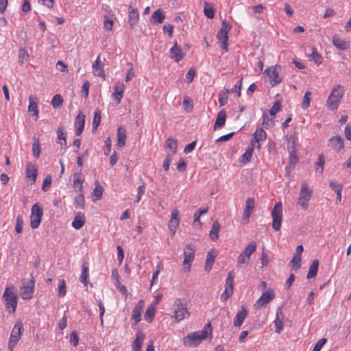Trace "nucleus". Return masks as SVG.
I'll list each match as a JSON object with an SVG mask.
<instances>
[{"label": "nucleus", "mask_w": 351, "mask_h": 351, "mask_svg": "<svg viewBox=\"0 0 351 351\" xmlns=\"http://www.w3.org/2000/svg\"><path fill=\"white\" fill-rule=\"evenodd\" d=\"M209 333H211L210 323L206 324L202 330L188 335L184 340V344L189 346H197L208 336Z\"/></svg>", "instance_id": "1"}, {"label": "nucleus", "mask_w": 351, "mask_h": 351, "mask_svg": "<svg viewBox=\"0 0 351 351\" xmlns=\"http://www.w3.org/2000/svg\"><path fill=\"white\" fill-rule=\"evenodd\" d=\"M174 315L172 316L177 322H180L189 317L190 313L187 310V304L184 299H176L173 304Z\"/></svg>", "instance_id": "2"}, {"label": "nucleus", "mask_w": 351, "mask_h": 351, "mask_svg": "<svg viewBox=\"0 0 351 351\" xmlns=\"http://www.w3.org/2000/svg\"><path fill=\"white\" fill-rule=\"evenodd\" d=\"M343 95V87L338 84L331 91L327 99V106L329 109L334 110L338 108L339 104Z\"/></svg>", "instance_id": "3"}, {"label": "nucleus", "mask_w": 351, "mask_h": 351, "mask_svg": "<svg viewBox=\"0 0 351 351\" xmlns=\"http://www.w3.org/2000/svg\"><path fill=\"white\" fill-rule=\"evenodd\" d=\"M14 287H6L3 295V298L5 302L6 308L10 313L15 312L17 305L18 297L14 293Z\"/></svg>", "instance_id": "4"}, {"label": "nucleus", "mask_w": 351, "mask_h": 351, "mask_svg": "<svg viewBox=\"0 0 351 351\" xmlns=\"http://www.w3.org/2000/svg\"><path fill=\"white\" fill-rule=\"evenodd\" d=\"M23 330L24 327L22 322H17L12 328L9 338L8 346L10 350H13L14 347L17 345L21 338Z\"/></svg>", "instance_id": "5"}, {"label": "nucleus", "mask_w": 351, "mask_h": 351, "mask_svg": "<svg viewBox=\"0 0 351 351\" xmlns=\"http://www.w3.org/2000/svg\"><path fill=\"white\" fill-rule=\"evenodd\" d=\"M311 196L312 191L309 189L308 183L306 181L302 182L297 204L303 210H306Z\"/></svg>", "instance_id": "6"}, {"label": "nucleus", "mask_w": 351, "mask_h": 351, "mask_svg": "<svg viewBox=\"0 0 351 351\" xmlns=\"http://www.w3.org/2000/svg\"><path fill=\"white\" fill-rule=\"evenodd\" d=\"M232 26L230 24L226 21H223L221 23V27L218 31L217 34V38L219 41L221 43V48L225 51H228V32L231 29Z\"/></svg>", "instance_id": "7"}, {"label": "nucleus", "mask_w": 351, "mask_h": 351, "mask_svg": "<svg viewBox=\"0 0 351 351\" xmlns=\"http://www.w3.org/2000/svg\"><path fill=\"white\" fill-rule=\"evenodd\" d=\"M272 228L278 231L282 221V206L280 202L276 203L271 212Z\"/></svg>", "instance_id": "8"}, {"label": "nucleus", "mask_w": 351, "mask_h": 351, "mask_svg": "<svg viewBox=\"0 0 351 351\" xmlns=\"http://www.w3.org/2000/svg\"><path fill=\"white\" fill-rule=\"evenodd\" d=\"M43 215V207L38 203L34 204L32 208L30 216V226L32 228L35 229L39 226Z\"/></svg>", "instance_id": "9"}, {"label": "nucleus", "mask_w": 351, "mask_h": 351, "mask_svg": "<svg viewBox=\"0 0 351 351\" xmlns=\"http://www.w3.org/2000/svg\"><path fill=\"white\" fill-rule=\"evenodd\" d=\"M280 71L281 67L277 65L270 66L265 70V73H267L270 79V84L272 86L281 82L282 77L280 75Z\"/></svg>", "instance_id": "10"}, {"label": "nucleus", "mask_w": 351, "mask_h": 351, "mask_svg": "<svg viewBox=\"0 0 351 351\" xmlns=\"http://www.w3.org/2000/svg\"><path fill=\"white\" fill-rule=\"evenodd\" d=\"M195 247L192 244H188L184 250V261L183 265L184 268H186L188 271L190 270L191 263L194 260Z\"/></svg>", "instance_id": "11"}, {"label": "nucleus", "mask_w": 351, "mask_h": 351, "mask_svg": "<svg viewBox=\"0 0 351 351\" xmlns=\"http://www.w3.org/2000/svg\"><path fill=\"white\" fill-rule=\"evenodd\" d=\"M267 138V133L263 128H258L253 134V138L251 141H254V144L256 147L261 149V142L265 141Z\"/></svg>", "instance_id": "12"}, {"label": "nucleus", "mask_w": 351, "mask_h": 351, "mask_svg": "<svg viewBox=\"0 0 351 351\" xmlns=\"http://www.w3.org/2000/svg\"><path fill=\"white\" fill-rule=\"evenodd\" d=\"M275 298V293L273 289H269L263 293L259 299L256 301L258 306L263 307L268 304L271 300Z\"/></svg>", "instance_id": "13"}, {"label": "nucleus", "mask_w": 351, "mask_h": 351, "mask_svg": "<svg viewBox=\"0 0 351 351\" xmlns=\"http://www.w3.org/2000/svg\"><path fill=\"white\" fill-rule=\"evenodd\" d=\"M180 223L179 212L174 209L171 212V219L169 223V228L172 235H174Z\"/></svg>", "instance_id": "14"}, {"label": "nucleus", "mask_w": 351, "mask_h": 351, "mask_svg": "<svg viewBox=\"0 0 351 351\" xmlns=\"http://www.w3.org/2000/svg\"><path fill=\"white\" fill-rule=\"evenodd\" d=\"M329 143V145L337 152L344 149V139L339 135L331 137Z\"/></svg>", "instance_id": "15"}, {"label": "nucleus", "mask_w": 351, "mask_h": 351, "mask_svg": "<svg viewBox=\"0 0 351 351\" xmlns=\"http://www.w3.org/2000/svg\"><path fill=\"white\" fill-rule=\"evenodd\" d=\"M275 332L280 334L284 328L283 313L281 307L276 310V319L274 320Z\"/></svg>", "instance_id": "16"}, {"label": "nucleus", "mask_w": 351, "mask_h": 351, "mask_svg": "<svg viewBox=\"0 0 351 351\" xmlns=\"http://www.w3.org/2000/svg\"><path fill=\"white\" fill-rule=\"evenodd\" d=\"M34 280H31L29 285L21 288L20 295L23 300H29L33 297Z\"/></svg>", "instance_id": "17"}, {"label": "nucleus", "mask_w": 351, "mask_h": 351, "mask_svg": "<svg viewBox=\"0 0 351 351\" xmlns=\"http://www.w3.org/2000/svg\"><path fill=\"white\" fill-rule=\"evenodd\" d=\"M144 307V301L140 300L135 305L132 313V319L134 321V325L138 324L141 320V311Z\"/></svg>", "instance_id": "18"}, {"label": "nucleus", "mask_w": 351, "mask_h": 351, "mask_svg": "<svg viewBox=\"0 0 351 351\" xmlns=\"http://www.w3.org/2000/svg\"><path fill=\"white\" fill-rule=\"evenodd\" d=\"M86 116L82 112H80L75 119V127L76 128V135L80 136L83 132L85 125Z\"/></svg>", "instance_id": "19"}, {"label": "nucleus", "mask_w": 351, "mask_h": 351, "mask_svg": "<svg viewBox=\"0 0 351 351\" xmlns=\"http://www.w3.org/2000/svg\"><path fill=\"white\" fill-rule=\"evenodd\" d=\"M332 43L339 50L345 51L350 48V42L341 39L338 35L332 37Z\"/></svg>", "instance_id": "20"}, {"label": "nucleus", "mask_w": 351, "mask_h": 351, "mask_svg": "<svg viewBox=\"0 0 351 351\" xmlns=\"http://www.w3.org/2000/svg\"><path fill=\"white\" fill-rule=\"evenodd\" d=\"M127 138L126 129L120 125L117 128V146L119 147H123L125 145V141Z\"/></svg>", "instance_id": "21"}, {"label": "nucleus", "mask_w": 351, "mask_h": 351, "mask_svg": "<svg viewBox=\"0 0 351 351\" xmlns=\"http://www.w3.org/2000/svg\"><path fill=\"white\" fill-rule=\"evenodd\" d=\"M100 56H98L96 60L93 63V69L95 75L102 77L104 78V64L99 60Z\"/></svg>", "instance_id": "22"}, {"label": "nucleus", "mask_w": 351, "mask_h": 351, "mask_svg": "<svg viewBox=\"0 0 351 351\" xmlns=\"http://www.w3.org/2000/svg\"><path fill=\"white\" fill-rule=\"evenodd\" d=\"M128 22L132 28H133L138 22L139 15L137 9L133 8L131 5L129 7Z\"/></svg>", "instance_id": "23"}, {"label": "nucleus", "mask_w": 351, "mask_h": 351, "mask_svg": "<svg viewBox=\"0 0 351 351\" xmlns=\"http://www.w3.org/2000/svg\"><path fill=\"white\" fill-rule=\"evenodd\" d=\"M145 337L144 333L142 332L136 333V338L132 343V351H141Z\"/></svg>", "instance_id": "24"}, {"label": "nucleus", "mask_w": 351, "mask_h": 351, "mask_svg": "<svg viewBox=\"0 0 351 351\" xmlns=\"http://www.w3.org/2000/svg\"><path fill=\"white\" fill-rule=\"evenodd\" d=\"M171 58L178 62L184 58V53L178 47L177 42L174 43L173 46L170 50Z\"/></svg>", "instance_id": "25"}, {"label": "nucleus", "mask_w": 351, "mask_h": 351, "mask_svg": "<svg viewBox=\"0 0 351 351\" xmlns=\"http://www.w3.org/2000/svg\"><path fill=\"white\" fill-rule=\"evenodd\" d=\"M165 19V12L162 9H158L152 13L150 21L154 24H159L162 23Z\"/></svg>", "instance_id": "26"}, {"label": "nucleus", "mask_w": 351, "mask_h": 351, "mask_svg": "<svg viewBox=\"0 0 351 351\" xmlns=\"http://www.w3.org/2000/svg\"><path fill=\"white\" fill-rule=\"evenodd\" d=\"M86 223V217L84 213H78L74 217V219L72 222V226L79 230L82 228Z\"/></svg>", "instance_id": "27"}, {"label": "nucleus", "mask_w": 351, "mask_h": 351, "mask_svg": "<svg viewBox=\"0 0 351 351\" xmlns=\"http://www.w3.org/2000/svg\"><path fill=\"white\" fill-rule=\"evenodd\" d=\"M247 315V310L244 307L242 306L241 310L239 311L235 317V319L234 321V325L236 327H239L242 325L243 321L246 318Z\"/></svg>", "instance_id": "28"}, {"label": "nucleus", "mask_w": 351, "mask_h": 351, "mask_svg": "<svg viewBox=\"0 0 351 351\" xmlns=\"http://www.w3.org/2000/svg\"><path fill=\"white\" fill-rule=\"evenodd\" d=\"M255 205L254 198L248 197L245 202V208L243 211L244 219H249Z\"/></svg>", "instance_id": "29"}, {"label": "nucleus", "mask_w": 351, "mask_h": 351, "mask_svg": "<svg viewBox=\"0 0 351 351\" xmlns=\"http://www.w3.org/2000/svg\"><path fill=\"white\" fill-rule=\"evenodd\" d=\"M29 102L28 111L32 112V115L35 116L37 119L38 117V99L33 96H29Z\"/></svg>", "instance_id": "30"}, {"label": "nucleus", "mask_w": 351, "mask_h": 351, "mask_svg": "<svg viewBox=\"0 0 351 351\" xmlns=\"http://www.w3.org/2000/svg\"><path fill=\"white\" fill-rule=\"evenodd\" d=\"M254 147V141H251V145L247 147L245 153L241 156V162L247 164L251 161Z\"/></svg>", "instance_id": "31"}, {"label": "nucleus", "mask_w": 351, "mask_h": 351, "mask_svg": "<svg viewBox=\"0 0 351 351\" xmlns=\"http://www.w3.org/2000/svg\"><path fill=\"white\" fill-rule=\"evenodd\" d=\"M226 112L222 109L220 110L217 116V119L215 123V128H221L224 126L226 120Z\"/></svg>", "instance_id": "32"}, {"label": "nucleus", "mask_w": 351, "mask_h": 351, "mask_svg": "<svg viewBox=\"0 0 351 351\" xmlns=\"http://www.w3.org/2000/svg\"><path fill=\"white\" fill-rule=\"evenodd\" d=\"M125 90V85L123 84H117L114 86V93L113 94L114 99L117 101V104H119L121 102V100L123 95V92Z\"/></svg>", "instance_id": "33"}, {"label": "nucleus", "mask_w": 351, "mask_h": 351, "mask_svg": "<svg viewBox=\"0 0 351 351\" xmlns=\"http://www.w3.org/2000/svg\"><path fill=\"white\" fill-rule=\"evenodd\" d=\"M25 174L27 178L32 179L33 182H35L38 175L36 167L28 162L26 165Z\"/></svg>", "instance_id": "34"}, {"label": "nucleus", "mask_w": 351, "mask_h": 351, "mask_svg": "<svg viewBox=\"0 0 351 351\" xmlns=\"http://www.w3.org/2000/svg\"><path fill=\"white\" fill-rule=\"evenodd\" d=\"M319 267V261L317 259H315L313 261L311 265H310L306 278L308 279H311L315 278L317 274Z\"/></svg>", "instance_id": "35"}, {"label": "nucleus", "mask_w": 351, "mask_h": 351, "mask_svg": "<svg viewBox=\"0 0 351 351\" xmlns=\"http://www.w3.org/2000/svg\"><path fill=\"white\" fill-rule=\"evenodd\" d=\"M298 138L297 134H293L287 138V149L288 151H295L298 145Z\"/></svg>", "instance_id": "36"}, {"label": "nucleus", "mask_w": 351, "mask_h": 351, "mask_svg": "<svg viewBox=\"0 0 351 351\" xmlns=\"http://www.w3.org/2000/svg\"><path fill=\"white\" fill-rule=\"evenodd\" d=\"M220 228L221 226L219 221H215L213 222L211 230L210 231V237L212 240L215 241L218 239Z\"/></svg>", "instance_id": "37"}, {"label": "nucleus", "mask_w": 351, "mask_h": 351, "mask_svg": "<svg viewBox=\"0 0 351 351\" xmlns=\"http://www.w3.org/2000/svg\"><path fill=\"white\" fill-rule=\"evenodd\" d=\"M309 51H311V53L307 54V56L308 57H311L315 64L319 65L322 63V58L317 52V49L314 47H311L309 48Z\"/></svg>", "instance_id": "38"}, {"label": "nucleus", "mask_w": 351, "mask_h": 351, "mask_svg": "<svg viewBox=\"0 0 351 351\" xmlns=\"http://www.w3.org/2000/svg\"><path fill=\"white\" fill-rule=\"evenodd\" d=\"M88 279V267L86 263H84L82 265V273L80 278V281L84 284V286H87Z\"/></svg>", "instance_id": "39"}, {"label": "nucleus", "mask_w": 351, "mask_h": 351, "mask_svg": "<svg viewBox=\"0 0 351 351\" xmlns=\"http://www.w3.org/2000/svg\"><path fill=\"white\" fill-rule=\"evenodd\" d=\"M256 250V243L255 241L250 242L243 251L241 252L245 256L250 258L252 254H253Z\"/></svg>", "instance_id": "40"}, {"label": "nucleus", "mask_w": 351, "mask_h": 351, "mask_svg": "<svg viewBox=\"0 0 351 351\" xmlns=\"http://www.w3.org/2000/svg\"><path fill=\"white\" fill-rule=\"evenodd\" d=\"M155 312H156V308L153 305H149L146 311H145V313L144 315V318L145 319L149 322V323H151L152 321H153V319L154 317V315H155Z\"/></svg>", "instance_id": "41"}, {"label": "nucleus", "mask_w": 351, "mask_h": 351, "mask_svg": "<svg viewBox=\"0 0 351 351\" xmlns=\"http://www.w3.org/2000/svg\"><path fill=\"white\" fill-rule=\"evenodd\" d=\"M80 194H78L74 200V204L76 208H79L80 209H84L85 205V199L84 196L83 195V191H80Z\"/></svg>", "instance_id": "42"}, {"label": "nucleus", "mask_w": 351, "mask_h": 351, "mask_svg": "<svg viewBox=\"0 0 351 351\" xmlns=\"http://www.w3.org/2000/svg\"><path fill=\"white\" fill-rule=\"evenodd\" d=\"M165 145L169 149L171 150L172 155L176 154L178 149V141L176 139L170 137L166 141Z\"/></svg>", "instance_id": "43"}, {"label": "nucleus", "mask_w": 351, "mask_h": 351, "mask_svg": "<svg viewBox=\"0 0 351 351\" xmlns=\"http://www.w3.org/2000/svg\"><path fill=\"white\" fill-rule=\"evenodd\" d=\"M234 271H230L228 274V276L226 280V285H225V289H227L228 290H231L234 291Z\"/></svg>", "instance_id": "44"}, {"label": "nucleus", "mask_w": 351, "mask_h": 351, "mask_svg": "<svg viewBox=\"0 0 351 351\" xmlns=\"http://www.w3.org/2000/svg\"><path fill=\"white\" fill-rule=\"evenodd\" d=\"M32 154L36 158H38L40 155V141L39 139L36 137H34V143L32 145Z\"/></svg>", "instance_id": "45"}, {"label": "nucleus", "mask_w": 351, "mask_h": 351, "mask_svg": "<svg viewBox=\"0 0 351 351\" xmlns=\"http://www.w3.org/2000/svg\"><path fill=\"white\" fill-rule=\"evenodd\" d=\"M250 262V258L245 256L242 253L237 258V267L247 266Z\"/></svg>", "instance_id": "46"}, {"label": "nucleus", "mask_w": 351, "mask_h": 351, "mask_svg": "<svg viewBox=\"0 0 351 351\" xmlns=\"http://www.w3.org/2000/svg\"><path fill=\"white\" fill-rule=\"evenodd\" d=\"M289 265L293 270H298L301 267V257L293 255V257L290 261Z\"/></svg>", "instance_id": "47"}, {"label": "nucleus", "mask_w": 351, "mask_h": 351, "mask_svg": "<svg viewBox=\"0 0 351 351\" xmlns=\"http://www.w3.org/2000/svg\"><path fill=\"white\" fill-rule=\"evenodd\" d=\"M81 174H82L81 171L75 172L73 174V178H74L73 185L76 186L77 184H79V191H82L83 189L82 184L84 182V180L81 178Z\"/></svg>", "instance_id": "48"}, {"label": "nucleus", "mask_w": 351, "mask_h": 351, "mask_svg": "<svg viewBox=\"0 0 351 351\" xmlns=\"http://www.w3.org/2000/svg\"><path fill=\"white\" fill-rule=\"evenodd\" d=\"M66 293V286L65 280L63 279L59 280L58 282V296L64 297Z\"/></svg>", "instance_id": "49"}, {"label": "nucleus", "mask_w": 351, "mask_h": 351, "mask_svg": "<svg viewBox=\"0 0 351 351\" xmlns=\"http://www.w3.org/2000/svg\"><path fill=\"white\" fill-rule=\"evenodd\" d=\"M57 134H58V143H60L61 145H66V135L63 132V129L61 127H58Z\"/></svg>", "instance_id": "50"}, {"label": "nucleus", "mask_w": 351, "mask_h": 351, "mask_svg": "<svg viewBox=\"0 0 351 351\" xmlns=\"http://www.w3.org/2000/svg\"><path fill=\"white\" fill-rule=\"evenodd\" d=\"M63 98L60 95H56L51 100V105L54 108H59L62 105Z\"/></svg>", "instance_id": "51"}, {"label": "nucleus", "mask_w": 351, "mask_h": 351, "mask_svg": "<svg viewBox=\"0 0 351 351\" xmlns=\"http://www.w3.org/2000/svg\"><path fill=\"white\" fill-rule=\"evenodd\" d=\"M311 93L310 91H306L305 93L303 100L301 104V106L303 109H306L309 107L311 101Z\"/></svg>", "instance_id": "52"}, {"label": "nucleus", "mask_w": 351, "mask_h": 351, "mask_svg": "<svg viewBox=\"0 0 351 351\" xmlns=\"http://www.w3.org/2000/svg\"><path fill=\"white\" fill-rule=\"evenodd\" d=\"M325 164V157L323 154L319 155L317 161L316 162V171H319L320 169V173H322L324 165Z\"/></svg>", "instance_id": "53"}, {"label": "nucleus", "mask_w": 351, "mask_h": 351, "mask_svg": "<svg viewBox=\"0 0 351 351\" xmlns=\"http://www.w3.org/2000/svg\"><path fill=\"white\" fill-rule=\"evenodd\" d=\"M101 112L99 110H96L94 113V118L93 121V126L95 130L99 126L101 121Z\"/></svg>", "instance_id": "54"}, {"label": "nucleus", "mask_w": 351, "mask_h": 351, "mask_svg": "<svg viewBox=\"0 0 351 351\" xmlns=\"http://www.w3.org/2000/svg\"><path fill=\"white\" fill-rule=\"evenodd\" d=\"M228 90L224 92H220L219 93V103L220 106H223L226 104L228 101Z\"/></svg>", "instance_id": "55"}, {"label": "nucleus", "mask_w": 351, "mask_h": 351, "mask_svg": "<svg viewBox=\"0 0 351 351\" xmlns=\"http://www.w3.org/2000/svg\"><path fill=\"white\" fill-rule=\"evenodd\" d=\"M23 220L21 215H18L16 219L15 231L17 233H21L23 231Z\"/></svg>", "instance_id": "56"}, {"label": "nucleus", "mask_w": 351, "mask_h": 351, "mask_svg": "<svg viewBox=\"0 0 351 351\" xmlns=\"http://www.w3.org/2000/svg\"><path fill=\"white\" fill-rule=\"evenodd\" d=\"M51 176L50 175H47L45 178L44 179V181L43 182L42 185V190L43 191H47L51 185Z\"/></svg>", "instance_id": "57"}, {"label": "nucleus", "mask_w": 351, "mask_h": 351, "mask_svg": "<svg viewBox=\"0 0 351 351\" xmlns=\"http://www.w3.org/2000/svg\"><path fill=\"white\" fill-rule=\"evenodd\" d=\"M289 154V166H294L298 161V158L297 156L296 150L295 151H288Z\"/></svg>", "instance_id": "58"}, {"label": "nucleus", "mask_w": 351, "mask_h": 351, "mask_svg": "<svg viewBox=\"0 0 351 351\" xmlns=\"http://www.w3.org/2000/svg\"><path fill=\"white\" fill-rule=\"evenodd\" d=\"M329 186L336 193H341L343 189V185L341 184L330 181L329 182Z\"/></svg>", "instance_id": "59"}, {"label": "nucleus", "mask_w": 351, "mask_h": 351, "mask_svg": "<svg viewBox=\"0 0 351 351\" xmlns=\"http://www.w3.org/2000/svg\"><path fill=\"white\" fill-rule=\"evenodd\" d=\"M104 189L100 185H96L93 191V195L96 197L97 199H100L102 197Z\"/></svg>", "instance_id": "60"}, {"label": "nucleus", "mask_w": 351, "mask_h": 351, "mask_svg": "<svg viewBox=\"0 0 351 351\" xmlns=\"http://www.w3.org/2000/svg\"><path fill=\"white\" fill-rule=\"evenodd\" d=\"M89 88H90V83H89V82L88 81L84 82V83L83 84V85L82 86V90H81L82 95L84 98H87L88 97V93H89Z\"/></svg>", "instance_id": "61"}, {"label": "nucleus", "mask_w": 351, "mask_h": 351, "mask_svg": "<svg viewBox=\"0 0 351 351\" xmlns=\"http://www.w3.org/2000/svg\"><path fill=\"white\" fill-rule=\"evenodd\" d=\"M281 109V104L280 101H276L269 110V114L271 116H274L278 112H279Z\"/></svg>", "instance_id": "62"}, {"label": "nucleus", "mask_w": 351, "mask_h": 351, "mask_svg": "<svg viewBox=\"0 0 351 351\" xmlns=\"http://www.w3.org/2000/svg\"><path fill=\"white\" fill-rule=\"evenodd\" d=\"M104 154L108 156L111 152L112 141L110 137H108L105 141Z\"/></svg>", "instance_id": "63"}, {"label": "nucleus", "mask_w": 351, "mask_h": 351, "mask_svg": "<svg viewBox=\"0 0 351 351\" xmlns=\"http://www.w3.org/2000/svg\"><path fill=\"white\" fill-rule=\"evenodd\" d=\"M327 339L326 338L320 339L315 345L312 351H320L324 345L326 343Z\"/></svg>", "instance_id": "64"}]
</instances>
